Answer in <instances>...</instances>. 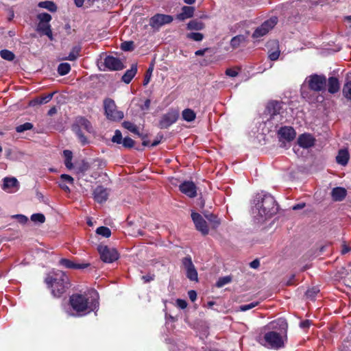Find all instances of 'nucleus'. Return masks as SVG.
I'll list each match as a JSON object with an SVG mask.
<instances>
[{
  "mask_svg": "<svg viewBox=\"0 0 351 351\" xmlns=\"http://www.w3.org/2000/svg\"><path fill=\"white\" fill-rule=\"evenodd\" d=\"M177 306L181 309H184L187 306V302L184 300L178 299L176 300Z\"/></svg>",
  "mask_w": 351,
  "mask_h": 351,
  "instance_id": "54",
  "label": "nucleus"
},
{
  "mask_svg": "<svg viewBox=\"0 0 351 351\" xmlns=\"http://www.w3.org/2000/svg\"><path fill=\"white\" fill-rule=\"evenodd\" d=\"M63 155L65 158V160H72L73 154L70 150H64L63 152Z\"/></svg>",
  "mask_w": 351,
  "mask_h": 351,
  "instance_id": "58",
  "label": "nucleus"
},
{
  "mask_svg": "<svg viewBox=\"0 0 351 351\" xmlns=\"http://www.w3.org/2000/svg\"><path fill=\"white\" fill-rule=\"evenodd\" d=\"M123 141L122 134L120 130H117L114 132V134L112 138V141L117 144H121Z\"/></svg>",
  "mask_w": 351,
  "mask_h": 351,
  "instance_id": "45",
  "label": "nucleus"
},
{
  "mask_svg": "<svg viewBox=\"0 0 351 351\" xmlns=\"http://www.w3.org/2000/svg\"><path fill=\"white\" fill-rule=\"evenodd\" d=\"M206 219L212 225V228L215 229L221 223L220 219L214 214H209L206 216Z\"/></svg>",
  "mask_w": 351,
  "mask_h": 351,
  "instance_id": "35",
  "label": "nucleus"
},
{
  "mask_svg": "<svg viewBox=\"0 0 351 351\" xmlns=\"http://www.w3.org/2000/svg\"><path fill=\"white\" fill-rule=\"evenodd\" d=\"M53 94L54 93L47 94L45 96L37 98L34 101L38 104H47L52 99Z\"/></svg>",
  "mask_w": 351,
  "mask_h": 351,
  "instance_id": "38",
  "label": "nucleus"
},
{
  "mask_svg": "<svg viewBox=\"0 0 351 351\" xmlns=\"http://www.w3.org/2000/svg\"><path fill=\"white\" fill-rule=\"evenodd\" d=\"M137 72V66L136 64H132L131 68L125 71L124 75L122 76V80L126 83L129 84L133 77L135 76Z\"/></svg>",
  "mask_w": 351,
  "mask_h": 351,
  "instance_id": "25",
  "label": "nucleus"
},
{
  "mask_svg": "<svg viewBox=\"0 0 351 351\" xmlns=\"http://www.w3.org/2000/svg\"><path fill=\"white\" fill-rule=\"evenodd\" d=\"M204 27V23L197 20H192L187 24V29L189 30H202Z\"/></svg>",
  "mask_w": 351,
  "mask_h": 351,
  "instance_id": "31",
  "label": "nucleus"
},
{
  "mask_svg": "<svg viewBox=\"0 0 351 351\" xmlns=\"http://www.w3.org/2000/svg\"><path fill=\"white\" fill-rule=\"evenodd\" d=\"M96 233L106 238H108L111 235V231L108 227L101 226L97 228Z\"/></svg>",
  "mask_w": 351,
  "mask_h": 351,
  "instance_id": "36",
  "label": "nucleus"
},
{
  "mask_svg": "<svg viewBox=\"0 0 351 351\" xmlns=\"http://www.w3.org/2000/svg\"><path fill=\"white\" fill-rule=\"evenodd\" d=\"M13 217L17 219L21 223H25L28 220L27 217L23 215H16Z\"/></svg>",
  "mask_w": 351,
  "mask_h": 351,
  "instance_id": "55",
  "label": "nucleus"
},
{
  "mask_svg": "<svg viewBox=\"0 0 351 351\" xmlns=\"http://www.w3.org/2000/svg\"><path fill=\"white\" fill-rule=\"evenodd\" d=\"M182 117L184 121L191 122L195 119L196 114L193 110L186 108L182 111Z\"/></svg>",
  "mask_w": 351,
  "mask_h": 351,
  "instance_id": "30",
  "label": "nucleus"
},
{
  "mask_svg": "<svg viewBox=\"0 0 351 351\" xmlns=\"http://www.w3.org/2000/svg\"><path fill=\"white\" fill-rule=\"evenodd\" d=\"M332 199L335 201H342L346 195V190L342 187L334 188L331 192Z\"/></svg>",
  "mask_w": 351,
  "mask_h": 351,
  "instance_id": "24",
  "label": "nucleus"
},
{
  "mask_svg": "<svg viewBox=\"0 0 351 351\" xmlns=\"http://www.w3.org/2000/svg\"><path fill=\"white\" fill-rule=\"evenodd\" d=\"M279 141L284 143V141L290 142L293 141L295 136L296 133L294 129L291 127L285 126L282 127L278 132Z\"/></svg>",
  "mask_w": 351,
  "mask_h": 351,
  "instance_id": "15",
  "label": "nucleus"
},
{
  "mask_svg": "<svg viewBox=\"0 0 351 351\" xmlns=\"http://www.w3.org/2000/svg\"><path fill=\"white\" fill-rule=\"evenodd\" d=\"M342 92L346 98L351 100V73L347 75L346 82L343 85Z\"/></svg>",
  "mask_w": 351,
  "mask_h": 351,
  "instance_id": "28",
  "label": "nucleus"
},
{
  "mask_svg": "<svg viewBox=\"0 0 351 351\" xmlns=\"http://www.w3.org/2000/svg\"><path fill=\"white\" fill-rule=\"evenodd\" d=\"M319 292V289L317 287H314L306 291V295L307 298L313 300Z\"/></svg>",
  "mask_w": 351,
  "mask_h": 351,
  "instance_id": "42",
  "label": "nucleus"
},
{
  "mask_svg": "<svg viewBox=\"0 0 351 351\" xmlns=\"http://www.w3.org/2000/svg\"><path fill=\"white\" fill-rule=\"evenodd\" d=\"M101 259L105 263H112L119 258V253L114 248L100 245L97 247Z\"/></svg>",
  "mask_w": 351,
  "mask_h": 351,
  "instance_id": "9",
  "label": "nucleus"
},
{
  "mask_svg": "<svg viewBox=\"0 0 351 351\" xmlns=\"http://www.w3.org/2000/svg\"><path fill=\"white\" fill-rule=\"evenodd\" d=\"M280 330L277 331H269L263 337H259L258 341L261 344L268 348L278 350L285 346L287 340V324L285 320L279 319Z\"/></svg>",
  "mask_w": 351,
  "mask_h": 351,
  "instance_id": "2",
  "label": "nucleus"
},
{
  "mask_svg": "<svg viewBox=\"0 0 351 351\" xmlns=\"http://www.w3.org/2000/svg\"><path fill=\"white\" fill-rule=\"evenodd\" d=\"M121 144L125 148H132L134 145V141L130 137L123 139Z\"/></svg>",
  "mask_w": 351,
  "mask_h": 351,
  "instance_id": "46",
  "label": "nucleus"
},
{
  "mask_svg": "<svg viewBox=\"0 0 351 351\" xmlns=\"http://www.w3.org/2000/svg\"><path fill=\"white\" fill-rule=\"evenodd\" d=\"M104 65L110 71H119L124 68L123 63L119 58L111 56L106 57Z\"/></svg>",
  "mask_w": 351,
  "mask_h": 351,
  "instance_id": "16",
  "label": "nucleus"
},
{
  "mask_svg": "<svg viewBox=\"0 0 351 351\" xmlns=\"http://www.w3.org/2000/svg\"><path fill=\"white\" fill-rule=\"evenodd\" d=\"M195 12L194 7L192 6H183L182 8L181 13L176 16V18L180 21H184L186 19L191 18Z\"/></svg>",
  "mask_w": 351,
  "mask_h": 351,
  "instance_id": "22",
  "label": "nucleus"
},
{
  "mask_svg": "<svg viewBox=\"0 0 351 351\" xmlns=\"http://www.w3.org/2000/svg\"><path fill=\"white\" fill-rule=\"evenodd\" d=\"M186 37L195 41H202L204 38V35L199 32H191L188 34Z\"/></svg>",
  "mask_w": 351,
  "mask_h": 351,
  "instance_id": "40",
  "label": "nucleus"
},
{
  "mask_svg": "<svg viewBox=\"0 0 351 351\" xmlns=\"http://www.w3.org/2000/svg\"><path fill=\"white\" fill-rule=\"evenodd\" d=\"M245 41V37L243 35H238L233 37L230 40V45L233 49L238 48L240 45Z\"/></svg>",
  "mask_w": 351,
  "mask_h": 351,
  "instance_id": "33",
  "label": "nucleus"
},
{
  "mask_svg": "<svg viewBox=\"0 0 351 351\" xmlns=\"http://www.w3.org/2000/svg\"><path fill=\"white\" fill-rule=\"evenodd\" d=\"M327 79L324 75L313 74L308 76L304 84L308 85V88L314 92H320L326 90Z\"/></svg>",
  "mask_w": 351,
  "mask_h": 351,
  "instance_id": "6",
  "label": "nucleus"
},
{
  "mask_svg": "<svg viewBox=\"0 0 351 351\" xmlns=\"http://www.w3.org/2000/svg\"><path fill=\"white\" fill-rule=\"evenodd\" d=\"M81 51V47L79 45L74 46L68 56L64 57L62 60H69V61H75L80 56V53Z\"/></svg>",
  "mask_w": 351,
  "mask_h": 351,
  "instance_id": "29",
  "label": "nucleus"
},
{
  "mask_svg": "<svg viewBox=\"0 0 351 351\" xmlns=\"http://www.w3.org/2000/svg\"><path fill=\"white\" fill-rule=\"evenodd\" d=\"M180 191L189 197H195L197 195V187L191 181H185L179 186Z\"/></svg>",
  "mask_w": 351,
  "mask_h": 351,
  "instance_id": "17",
  "label": "nucleus"
},
{
  "mask_svg": "<svg viewBox=\"0 0 351 351\" xmlns=\"http://www.w3.org/2000/svg\"><path fill=\"white\" fill-rule=\"evenodd\" d=\"M191 218L196 229L203 235H207L209 232V228L203 217L200 214L192 211Z\"/></svg>",
  "mask_w": 351,
  "mask_h": 351,
  "instance_id": "14",
  "label": "nucleus"
},
{
  "mask_svg": "<svg viewBox=\"0 0 351 351\" xmlns=\"http://www.w3.org/2000/svg\"><path fill=\"white\" fill-rule=\"evenodd\" d=\"M60 181L62 182H67L71 184H73V178L67 174H62L60 176Z\"/></svg>",
  "mask_w": 351,
  "mask_h": 351,
  "instance_id": "51",
  "label": "nucleus"
},
{
  "mask_svg": "<svg viewBox=\"0 0 351 351\" xmlns=\"http://www.w3.org/2000/svg\"><path fill=\"white\" fill-rule=\"evenodd\" d=\"M349 160V153L346 149H341L339 151L336 157L337 162L341 165H347Z\"/></svg>",
  "mask_w": 351,
  "mask_h": 351,
  "instance_id": "27",
  "label": "nucleus"
},
{
  "mask_svg": "<svg viewBox=\"0 0 351 351\" xmlns=\"http://www.w3.org/2000/svg\"><path fill=\"white\" fill-rule=\"evenodd\" d=\"M230 282V278L229 277H223L221 278H219V280L217 282V286L218 287H221L224 286L225 285L229 283Z\"/></svg>",
  "mask_w": 351,
  "mask_h": 351,
  "instance_id": "49",
  "label": "nucleus"
},
{
  "mask_svg": "<svg viewBox=\"0 0 351 351\" xmlns=\"http://www.w3.org/2000/svg\"><path fill=\"white\" fill-rule=\"evenodd\" d=\"M31 220L35 223L38 222L40 223H43L45 221V217L43 214L36 213V214H33L31 216Z\"/></svg>",
  "mask_w": 351,
  "mask_h": 351,
  "instance_id": "41",
  "label": "nucleus"
},
{
  "mask_svg": "<svg viewBox=\"0 0 351 351\" xmlns=\"http://www.w3.org/2000/svg\"><path fill=\"white\" fill-rule=\"evenodd\" d=\"M152 71H153V66H150L148 69V70L147 71L146 75H145V77L144 78V80H143V85L144 86L147 85L148 83L149 82Z\"/></svg>",
  "mask_w": 351,
  "mask_h": 351,
  "instance_id": "48",
  "label": "nucleus"
},
{
  "mask_svg": "<svg viewBox=\"0 0 351 351\" xmlns=\"http://www.w3.org/2000/svg\"><path fill=\"white\" fill-rule=\"evenodd\" d=\"M33 128V125L31 123H25L24 124L20 125L16 127V130L17 132H23L26 130H31Z\"/></svg>",
  "mask_w": 351,
  "mask_h": 351,
  "instance_id": "44",
  "label": "nucleus"
},
{
  "mask_svg": "<svg viewBox=\"0 0 351 351\" xmlns=\"http://www.w3.org/2000/svg\"><path fill=\"white\" fill-rule=\"evenodd\" d=\"M188 295H189V299L192 301V302H194L196 299H197V293L194 290H191L188 292Z\"/></svg>",
  "mask_w": 351,
  "mask_h": 351,
  "instance_id": "57",
  "label": "nucleus"
},
{
  "mask_svg": "<svg viewBox=\"0 0 351 351\" xmlns=\"http://www.w3.org/2000/svg\"><path fill=\"white\" fill-rule=\"evenodd\" d=\"M208 50H210L209 48H205L203 49L197 50L195 52V55L197 56H204L206 53V52L208 51Z\"/></svg>",
  "mask_w": 351,
  "mask_h": 351,
  "instance_id": "60",
  "label": "nucleus"
},
{
  "mask_svg": "<svg viewBox=\"0 0 351 351\" xmlns=\"http://www.w3.org/2000/svg\"><path fill=\"white\" fill-rule=\"evenodd\" d=\"M178 117L179 112L177 110H170L162 117L159 122L160 128L162 129L169 128L178 120Z\"/></svg>",
  "mask_w": 351,
  "mask_h": 351,
  "instance_id": "13",
  "label": "nucleus"
},
{
  "mask_svg": "<svg viewBox=\"0 0 351 351\" xmlns=\"http://www.w3.org/2000/svg\"><path fill=\"white\" fill-rule=\"evenodd\" d=\"M182 262L186 271V277L191 281H197V271L192 262L191 257L190 256H186L182 259Z\"/></svg>",
  "mask_w": 351,
  "mask_h": 351,
  "instance_id": "12",
  "label": "nucleus"
},
{
  "mask_svg": "<svg viewBox=\"0 0 351 351\" xmlns=\"http://www.w3.org/2000/svg\"><path fill=\"white\" fill-rule=\"evenodd\" d=\"M1 57L6 60H13L14 58V54L9 50L3 49L0 51Z\"/></svg>",
  "mask_w": 351,
  "mask_h": 351,
  "instance_id": "39",
  "label": "nucleus"
},
{
  "mask_svg": "<svg viewBox=\"0 0 351 351\" xmlns=\"http://www.w3.org/2000/svg\"><path fill=\"white\" fill-rule=\"evenodd\" d=\"M151 104L150 99H147L145 101L144 104L142 106L141 109L142 110H148Z\"/></svg>",
  "mask_w": 351,
  "mask_h": 351,
  "instance_id": "64",
  "label": "nucleus"
},
{
  "mask_svg": "<svg viewBox=\"0 0 351 351\" xmlns=\"http://www.w3.org/2000/svg\"><path fill=\"white\" fill-rule=\"evenodd\" d=\"M45 282L51 289L52 295L56 298H60L69 287V278L62 271H57L53 276H48Z\"/></svg>",
  "mask_w": 351,
  "mask_h": 351,
  "instance_id": "4",
  "label": "nucleus"
},
{
  "mask_svg": "<svg viewBox=\"0 0 351 351\" xmlns=\"http://www.w3.org/2000/svg\"><path fill=\"white\" fill-rule=\"evenodd\" d=\"M253 204L254 217L259 221L270 218L278 211V205L274 197L264 192L256 195Z\"/></svg>",
  "mask_w": 351,
  "mask_h": 351,
  "instance_id": "1",
  "label": "nucleus"
},
{
  "mask_svg": "<svg viewBox=\"0 0 351 351\" xmlns=\"http://www.w3.org/2000/svg\"><path fill=\"white\" fill-rule=\"evenodd\" d=\"M327 82L328 84L326 83V85H328V91L330 93L334 94L339 90L340 85L339 80L337 77H330Z\"/></svg>",
  "mask_w": 351,
  "mask_h": 351,
  "instance_id": "23",
  "label": "nucleus"
},
{
  "mask_svg": "<svg viewBox=\"0 0 351 351\" xmlns=\"http://www.w3.org/2000/svg\"><path fill=\"white\" fill-rule=\"evenodd\" d=\"M19 184L15 178H5L3 179V190L8 193H14L19 189Z\"/></svg>",
  "mask_w": 351,
  "mask_h": 351,
  "instance_id": "18",
  "label": "nucleus"
},
{
  "mask_svg": "<svg viewBox=\"0 0 351 351\" xmlns=\"http://www.w3.org/2000/svg\"><path fill=\"white\" fill-rule=\"evenodd\" d=\"M258 305V302H253L250 304H243L239 306L241 311H246L250 310Z\"/></svg>",
  "mask_w": 351,
  "mask_h": 351,
  "instance_id": "47",
  "label": "nucleus"
},
{
  "mask_svg": "<svg viewBox=\"0 0 351 351\" xmlns=\"http://www.w3.org/2000/svg\"><path fill=\"white\" fill-rule=\"evenodd\" d=\"M94 199L98 203L106 202L108 197V192L102 186H98L93 191Z\"/></svg>",
  "mask_w": 351,
  "mask_h": 351,
  "instance_id": "20",
  "label": "nucleus"
},
{
  "mask_svg": "<svg viewBox=\"0 0 351 351\" xmlns=\"http://www.w3.org/2000/svg\"><path fill=\"white\" fill-rule=\"evenodd\" d=\"M69 302L72 308L78 313V315H86L99 307V302L97 299H91L90 301L81 294H73L70 297Z\"/></svg>",
  "mask_w": 351,
  "mask_h": 351,
  "instance_id": "3",
  "label": "nucleus"
},
{
  "mask_svg": "<svg viewBox=\"0 0 351 351\" xmlns=\"http://www.w3.org/2000/svg\"><path fill=\"white\" fill-rule=\"evenodd\" d=\"M82 129L85 130L88 133L93 132L90 122L83 117H78L75 119L72 125V130L77 136L80 141L83 145H85L88 143V141L86 136L82 134Z\"/></svg>",
  "mask_w": 351,
  "mask_h": 351,
  "instance_id": "5",
  "label": "nucleus"
},
{
  "mask_svg": "<svg viewBox=\"0 0 351 351\" xmlns=\"http://www.w3.org/2000/svg\"><path fill=\"white\" fill-rule=\"evenodd\" d=\"M282 106L283 103L278 101H271L267 104V111L271 120L276 119L278 122L282 120Z\"/></svg>",
  "mask_w": 351,
  "mask_h": 351,
  "instance_id": "8",
  "label": "nucleus"
},
{
  "mask_svg": "<svg viewBox=\"0 0 351 351\" xmlns=\"http://www.w3.org/2000/svg\"><path fill=\"white\" fill-rule=\"evenodd\" d=\"M59 186L66 193H69L70 192V189L69 187L64 183V182H59Z\"/></svg>",
  "mask_w": 351,
  "mask_h": 351,
  "instance_id": "61",
  "label": "nucleus"
},
{
  "mask_svg": "<svg viewBox=\"0 0 351 351\" xmlns=\"http://www.w3.org/2000/svg\"><path fill=\"white\" fill-rule=\"evenodd\" d=\"M250 265L252 268L256 269L260 265L259 261L258 259H255L250 263Z\"/></svg>",
  "mask_w": 351,
  "mask_h": 351,
  "instance_id": "63",
  "label": "nucleus"
},
{
  "mask_svg": "<svg viewBox=\"0 0 351 351\" xmlns=\"http://www.w3.org/2000/svg\"><path fill=\"white\" fill-rule=\"evenodd\" d=\"M278 19L272 17L265 21L262 25L258 27L253 32L252 37L258 38L266 35L277 24Z\"/></svg>",
  "mask_w": 351,
  "mask_h": 351,
  "instance_id": "10",
  "label": "nucleus"
},
{
  "mask_svg": "<svg viewBox=\"0 0 351 351\" xmlns=\"http://www.w3.org/2000/svg\"><path fill=\"white\" fill-rule=\"evenodd\" d=\"M59 264L65 268L74 269H83L89 266L88 263H75L69 259L61 258Z\"/></svg>",
  "mask_w": 351,
  "mask_h": 351,
  "instance_id": "21",
  "label": "nucleus"
},
{
  "mask_svg": "<svg viewBox=\"0 0 351 351\" xmlns=\"http://www.w3.org/2000/svg\"><path fill=\"white\" fill-rule=\"evenodd\" d=\"M37 30L44 35L47 36L51 40H53V34L49 23H39Z\"/></svg>",
  "mask_w": 351,
  "mask_h": 351,
  "instance_id": "26",
  "label": "nucleus"
},
{
  "mask_svg": "<svg viewBox=\"0 0 351 351\" xmlns=\"http://www.w3.org/2000/svg\"><path fill=\"white\" fill-rule=\"evenodd\" d=\"M38 6L45 8L50 12H56L57 10L56 4L53 1H41L38 3Z\"/></svg>",
  "mask_w": 351,
  "mask_h": 351,
  "instance_id": "32",
  "label": "nucleus"
},
{
  "mask_svg": "<svg viewBox=\"0 0 351 351\" xmlns=\"http://www.w3.org/2000/svg\"><path fill=\"white\" fill-rule=\"evenodd\" d=\"M315 138L310 134H302L298 138V145L303 148H309L314 145Z\"/></svg>",
  "mask_w": 351,
  "mask_h": 351,
  "instance_id": "19",
  "label": "nucleus"
},
{
  "mask_svg": "<svg viewBox=\"0 0 351 351\" xmlns=\"http://www.w3.org/2000/svg\"><path fill=\"white\" fill-rule=\"evenodd\" d=\"M226 74L230 77H234L238 75V72L234 69H228L226 71Z\"/></svg>",
  "mask_w": 351,
  "mask_h": 351,
  "instance_id": "56",
  "label": "nucleus"
},
{
  "mask_svg": "<svg viewBox=\"0 0 351 351\" xmlns=\"http://www.w3.org/2000/svg\"><path fill=\"white\" fill-rule=\"evenodd\" d=\"M121 49L123 51H128L133 49V43L132 42H125L121 44Z\"/></svg>",
  "mask_w": 351,
  "mask_h": 351,
  "instance_id": "52",
  "label": "nucleus"
},
{
  "mask_svg": "<svg viewBox=\"0 0 351 351\" xmlns=\"http://www.w3.org/2000/svg\"><path fill=\"white\" fill-rule=\"evenodd\" d=\"M310 325H311V322L309 320L302 321L300 324V326L303 329L309 328Z\"/></svg>",
  "mask_w": 351,
  "mask_h": 351,
  "instance_id": "59",
  "label": "nucleus"
},
{
  "mask_svg": "<svg viewBox=\"0 0 351 351\" xmlns=\"http://www.w3.org/2000/svg\"><path fill=\"white\" fill-rule=\"evenodd\" d=\"M104 106L105 114L109 120L117 121L123 118V112L117 110L115 102L112 99H106Z\"/></svg>",
  "mask_w": 351,
  "mask_h": 351,
  "instance_id": "7",
  "label": "nucleus"
},
{
  "mask_svg": "<svg viewBox=\"0 0 351 351\" xmlns=\"http://www.w3.org/2000/svg\"><path fill=\"white\" fill-rule=\"evenodd\" d=\"M71 71V66L69 63L64 62L58 65V73L60 75H65L68 74Z\"/></svg>",
  "mask_w": 351,
  "mask_h": 351,
  "instance_id": "34",
  "label": "nucleus"
},
{
  "mask_svg": "<svg viewBox=\"0 0 351 351\" xmlns=\"http://www.w3.org/2000/svg\"><path fill=\"white\" fill-rule=\"evenodd\" d=\"M37 18L39 23H49L51 19V15L45 12L38 14Z\"/></svg>",
  "mask_w": 351,
  "mask_h": 351,
  "instance_id": "43",
  "label": "nucleus"
},
{
  "mask_svg": "<svg viewBox=\"0 0 351 351\" xmlns=\"http://www.w3.org/2000/svg\"><path fill=\"white\" fill-rule=\"evenodd\" d=\"M142 279L145 282H149L154 279V275L143 276Z\"/></svg>",
  "mask_w": 351,
  "mask_h": 351,
  "instance_id": "62",
  "label": "nucleus"
},
{
  "mask_svg": "<svg viewBox=\"0 0 351 351\" xmlns=\"http://www.w3.org/2000/svg\"><path fill=\"white\" fill-rule=\"evenodd\" d=\"M280 56V51L278 49H276V51L273 52L269 53V58L272 60L275 61L277 60Z\"/></svg>",
  "mask_w": 351,
  "mask_h": 351,
  "instance_id": "53",
  "label": "nucleus"
},
{
  "mask_svg": "<svg viewBox=\"0 0 351 351\" xmlns=\"http://www.w3.org/2000/svg\"><path fill=\"white\" fill-rule=\"evenodd\" d=\"M122 125L125 129L128 130L131 132L139 135L137 127L132 122L124 121Z\"/></svg>",
  "mask_w": 351,
  "mask_h": 351,
  "instance_id": "37",
  "label": "nucleus"
},
{
  "mask_svg": "<svg viewBox=\"0 0 351 351\" xmlns=\"http://www.w3.org/2000/svg\"><path fill=\"white\" fill-rule=\"evenodd\" d=\"M90 168V165L87 162L82 161V164L79 166L77 168L78 171L81 173H84L85 171H88Z\"/></svg>",
  "mask_w": 351,
  "mask_h": 351,
  "instance_id": "50",
  "label": "nucleus"
},
{
  "mask_svg": "<svg viewBox=\"0 0 351 351\" xmlns=\"http://www.w3.org/2000/svg\"><path fill=\"white\" fill-rule=\"evenodd\" d=\"M173 18L171 15L156 14L149 19V25L156 29H158L164 25L171 23Z\"/></svg>",
  "mask_w": 351,
  "mask_h": 351,
  "instance_id": "11",
  "label": "nucleus"
}]
</instances>
